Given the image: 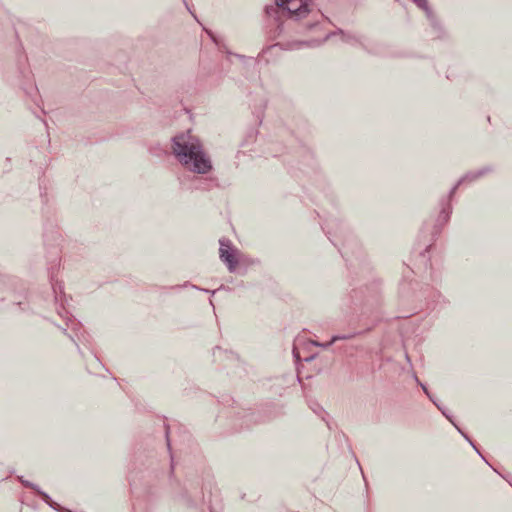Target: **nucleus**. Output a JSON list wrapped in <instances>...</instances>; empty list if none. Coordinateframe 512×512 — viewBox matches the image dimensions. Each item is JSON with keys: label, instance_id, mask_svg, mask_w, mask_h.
Masks as SVG:
<instances>
[{"label": "nucleus", "instance_id": "nucleus-3", "mask_svg": "<svg viewBox=\"0 0 512 512\" xmlns=\"http://www.w3.org/2000/svg\"><path fill=\"white\" fill-rule=\"evenodd\" d=\"M220 257L229 265H231L233 262L232 254H230L227 250H224L222 248L220 249Z\"/></svg>", "mask_w": 512, "mask_h": 512}, {"label": "nucleus", "instance_id": "nucleus-1", "mask_svg": "<svg viewBox=\"0 0 512 512\" xmlns=\"http://www.w3.org/2000/svg\"><path fill=\"white\" fill-rule=\"evenodd\" d=\"M173 152L179 162L190 171L204 174L211 169L210 159L200 140L190 131L174 137Z\"/></svg>", "mask_w": 512, "mask_h": 512}, {"label": "nucleus", "instance_id": "nucleus-4", "mask_svg": "<svg viewBox=\"0 0 512 512\" xmlns=\"http://www.w3.org/2000/svg\"><path fill=\"white\" fill-rule=\"evenodd\" d=\"M414 1H415V3H416L419 7L424 8V9L426 8V0H414Z\"/></svg>", "mask_w": 512, "mask_h": 512}, {"label": "nucleus", "instance_id": "nucleus-5", "mask_svg": "<svg viewBox=\"0 0 512 512\" xmlns=\"http://www.w3.org/2000/svg\"><path fill=\"white\" fill-rule=\"evenodd\" d=\"M337 339H338L337 337H334V338L332 339L331 343H332V342H335Z\"/></svg>", "mask_w": 512, "mask_h": 512}, {"label": "nucleus", "instance_id": "nucleus-2", "mask_svg": "<svg viewBox=\"0 0 512 512\" xmlns=\"http://www.w3.org/2000/svg\"><path fill=\"white\" fill-rule=\"evenodd\" d=\"M276 4L297 17H302L308 12L306 0H276Z\"/></svg>", "mask_w": 512, "mask_h": 512}]
</instances>
